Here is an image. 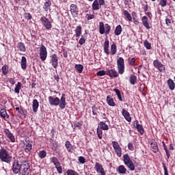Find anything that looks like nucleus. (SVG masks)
Wrapping results in <instances>:
<instances>
[{
	"mask_svg": "<svg viewBox=\"0 0 175 175\" xmlns=\"http://www.w3.org/2000/svg\"><path fill=\"white\" fill-rule=\"evenodd\" d=\"M49 102L51 106H58V105H59L60 109H65L66 106V96H65V94H63L60 100L59 98L58 97L53 98V96H50L49 97Z\"/></svg>",
	"mask_w": 175,
	"mask_h": 175,
	"instance_id": "obj_1",
	"label": "nucleus"
},
{
	"mask_svg": "<svg viewBox=\"0 0 175 175\" xmlns=\"http://www.w3.org/2000/svg\"><path fill=\"white\" fill-rule=\"evenodd\" d=\"M0 159L2 161V162H5L6 163H10V162H12V156L9 154V153L6 150L1 149Z\"/></svg>",
	"mask_w": 175,
	"mask_h": 175,
	"instance_id": "obj_2",
	"label": "nucleus"
},
{
	"mask_svg": "<svg viewBox=\"0 0 175 175\" xmlns=\"http://www.w3.org/2000/svg\"><path fill=\"white\" fill-rule=\"evenodd\" d=\"M110 29H111V27L109 24H105V25L103 22L99 23V32L100 35H103V33L109 35L110 33Z\"/></svg>",
	"mask_w": 175,
	"mask_h": 175,
	"instance_id": "obj_3",
	"label": "nucleus"
},
{
	"mask_svg": "<svg viewBox=\"0 0 175 175\" xmlns=\"http://www.w3.org/2000/svg\"><path fill=\"white\" fill-rule=\"evenodd\" d=\"M123 159L124 165H126L130 170L133 172V170H135V165L133 164V161L131 159V157H129V155L128 154H124Z\"/></svg>",
	"mask_w": 175,
	"mask_h": 175,
	"instance_id": "obj_4",
	"label": "nucleus"
},
{
	"mask_svg": "<svg viewBox=\"0 0 175 175\" xmlns=\"http://www.w3.org/2000/svg\"><path fill=\"white\" fill-rule=\"evenodd\" d=\"M117 65L118 73L120 75H123L124 72H125V64L124 63V58L119 57L117 60Z\"/></svg>",
	"mask_w": 175,
	"mask_h": 175,
	"instance_id": "obj_5",
	"label": "nucleus"
},
{
	"mask_svg": "<svg viewBox=\"0 0 175 175\" xmlns=\"http://www.w3.org/2000/svg\"><path fill=\"white\" fill-rule=\"evenodd\" d=\"M40 57L41 61H46L47 58V49L44 45H42L40 49Z\"/></svg>",
	"mask_w": 175,
	"mask_h": 175,
	"instance_id": "obj_6",
	"label": "nucleus"
},
{
	"mask_svg": "<svg viewBox=\"0 0 175 175\" xmlns=\"http://www.w3.org/2000/svg\"><path fill=\"white\" fill-rule=\"evenodd\" d=\"M112 144H113V149L116 152L118 157H119V158H121L122 155V152L121 150V147H120V144H118V142H116V141L112 142Z\"/></svg>",
	"mask_w": 175,
	"mask_h": 175,
	"instance_id": "obj_7",
	"label": "nucleus"
},
{
	"mask_svg": "<svg viewBox=\"0 0 175 175\" xmlns=\"http://www.w3.org/2000/svg\"><path fill=\"white\" fill-rule=\"evenodd\" d=\"M41 21L42 25L46 29H51L53 25H51V22L47 19L45 16H42L41 18Z\"/></svg>",
	"mask_w": 175,
	"mask_h": 175,
	"instance_id": "obj_8",
	"label": "nucleus"
},
{
	"mask_svg": "<svg viewBox=\"0 0 175 175\" xmlns=\"http://www.w3.org/2000/svg\"><path fill=\"white\" fill-rule=\"evenodd\" d=\"M94 169L96 170L97 173H100V175H106L103 165H102L100 163L98 162L96 163Z\"/></svg>",
	"mask_w": 175,
	"mask_h": 175,
	"instance_id": "obj_9",
	"label": "nucleus"
},
{
	"mask_svg": "<svg viewBox=\"0 0 175 175\" xmlns=\"http://www.w3.org/2000/svg\"><path fill=\"white\" fill-rule=\"evenodd\" d=\"M153 65L159 70V72H165V66H163L159 60H154L153 62Z\"/></svg>",
	"mask_w": 175,
	"mask_h": 175,
	"instance_id": "obj_10",
	"label": "nucleus"
},
{
	"mask_svg": "<svg viewBox=\"0 0 175 175\" xmlns=\"http://www.w3.org/2000/svg\"><path fill=\"white\" fill-rule=\"evenodd\" d=\"M12 170L15 174L20 173L21 170V165L18 164V161H14L12 165Z\"/></svg>",
	"mask_w": 175,
	"mask_h": 175,
	"instance_id": "obj_11",
	"label": "nucleus"
},
{
	"mask_svg": "<svg viewBox=\"0 0 175 175\" xmlns=\"http://www.w3.org/2000/svg\"><path fill=\"white\" fill-rule=\"evenodd\" d=\"M51 58L52 66H53L55 69H57V68L58 67V56H57L55 54H53L51 56Z\"/></svg>",
	"mask_w": 175,
	"mask_h": 175,
	"instance_id": "obj_12",
	"label": "nucleus"
},
{
	"mask_svg": "<svg viewBox=\"0 0 175 175\" xmlns=\"http://www.w3.org/2000/svg\"><path fill=\"white\" fill-rule=\"evenodd\" d=\"M70 8L73 17H77V14H79V8H77V5L75 4H72Z\"/></svg>",
	"mask_w": 175,
	"mask_h": 175,
	"instance_id": "obj_13",
	"label": "nucleus"
},
{
	"mask_svg": "<svg viewBox=\"0 0 175 175\" xmlns=\"http://www.w3.org/2000/svg\"><path fill=\"white\" fill-rule=\"evenodd\" d=\"M4 133L8 136V139H10V140L12 142V143H14L16 142V138H14V135H13V134L11 133L9 129H5L4 130Z\"/></svg>",
	"mask_w": 175,
	"mask_h": 175,
	"instance_id": "obj_14",
	"label": "nucleus"
},
{
	"mask_svg": "<svg viewBox=\"0 0 175 175\" xmlns=\"http://www.w3.org/2000/svg\"><path fill=\"white\" fill-rule=\"evenodd\" d=\"M122 114L124 117L125 120L128 121V122H131L132 121V118H131V114L125 109H122Z\"/></svg>",
	"mask_w": 175,
	"mask_h": 175,
	"instance_id": "obj_15",
	"label": "nucleus"
},
{
	"mask_svg": "<svg viewBox=\"0 0 175 175\" xmlns=\"http://www.w3.org/2000/svg\"><path fill=\"white\" fill-rule=\"evenodd\" d=\"M106 75L109 77H118V72L116 70H109L106 72Z\"/></svg>",
	"mask_w": 175,
	"mask_h": 175,
	"instance_id": "obj_16",
	"label": "nucleus"
},
{
	"mask_svg": "<svg viewBox=\"0 0 175 175\" xmlns=\"http://www.w3.org/2000/svg\"><path fill=\"white\" fill-rule=\"evenodd\" d=\"M142 24L146 29H150V24L148 23V18L147 16L142 17Z\"/></svg>",
	"mask_w": 175,
	"mask_h": 175,
	"instance_id": "obj_17",
	"label": "nucleus"
},
{
	"mask_svg": "<svg viewBox=\"0 0 175 175\" xmlns=\"http://www.w3.org/2000/svg\"><path fill=\"white\" fill-rule=\"evenodd\" d=\"M32 107H33V111L34 113H36V111H38V109L39 107V102L38 101L37 99H34L33 100V105H32Z\"/></svg>",
	"mask_w": 175,
	"mask_h": 175,
	"instance_id": "obj_18",
	"label": "nucleus"
},
{
	"mask_svg": "<svg viewBox=\"0 0 175 175\" xmlns=\"http://www.w3.org/2000/svg\"><path fill=\"white\" fill-rule=\"evenodd\" d=\"M107 103L109 105V106H116V103H114V100L113 99V98H111V96H107Z\"/></svg>",
	"mask_w": 175,
	"mask_h": 175,
	"instance_id": "obj_19",
	"label": "nucleus"
},
{
	"mask_svg": "<svg viewBox=\"0 0 175 175\" xmlns=\"http://www.w3.org/2000/svg\"><path fill=\"white\" fill-rule=\"evenodd\" d=\"M117 172H118L120 174H126V168H125L124 165H120L117 168Z\"/></svg>",
	"mask_w": 175,
	"mask_h": 175,
	"instance_id": "obj_20",
	"label": "nucleus"
},
{
	"mask_svg": "<svg viewBox=\"0 0 175 175\" xmlns=\"http://www.w3.org/2000/svg\"><path fill=\"white\" fill-rule=\"evenodd\" d=\"M104 52L107 55H109L110 54V51H109V40H105V42L104 43Z\"/></svg>",
	"mask_w": 175,
	"mask_h": 175,
	"instance_id": "obj_21",
	"label": "nucleus"
},
{
	"mask_svg": "<svg viewBox=\"0 0 175 175\" xmlns=\"http://www.w3.org/2000/svg\"><path fill=\"white\" fill-rule=\"evenodd\" d=\"M121 32H122V27H121V25H119L116 27L114 33L116 36H120Z\"/></svg>",
	"mask_w": 175,
	"mask_h": 175,
	"instance_id": "obj_22",
	"label": "nucleus"
},
{
	"mask_svg": "<svg viewBox=\"0 0 175 175\" xmlns=\"http://www.w3.org/2000/svg\"><path fill=\"white\" fill-rule=\"evenodd\" d=\"M167 85L168 87L170 88V90H171V91H173L175 88V84H174V81H173V80L172 79H168L167 80Z\"/></svg>",
	"mask_w": 175,
	"mask_h": 175,
	"instance_id": "obj_23",
	"label": "nucleus"
},
{
	"mask_svg": "<svg viewBox=\"0 0 175 175\" xmlns=\"http://www.w3.org/2000/svg\"><path fill=\"white\" fill-rule=\"evenodd\" d=\"M98 128L100 129H103V131H107L109 129V126L106 124L104 122H100L99 123V126Z\"/></svg>",
	"mask_w": 175,
	"mask_h": 175,
	"instance_id": "obj_24",
	"label": "nucleus"
},
{
	"mask_svg": "<svg viewBox=\"0 0 175 175\" xmlns=\"http://www.w3.org/2000/svg\"><path fill=\"white\" fill-rule=\"evenodd\" d=\"M99 1L98 0H95L92 3V10H99L100 8L99 7Z\"/></svg>",
	"mask_w": 175,
	"mask_h": 175,
	"instance_id": "obj_25",
	"label": "nucleus"
},
{
	"mask_svg": "<svg viewBox=\"0 0 175 175\" xmlns=\"http://www.w3.org/2000/svg\"><path fill=\"white\" fill-rule=\"evenodd\" d=\"M65 147L68 152H72L73 151V148L72 147V144L69 141H66L65 144Z\"/></svg>",
	"mask_w": 175,
	"mask_h": 175,
	"instance_id": "obj_26",
	"label": "nucleus"
},
{
	"mask_svg": "<svg viewBox=\"0 0 175 175\" xmlns=\"http://www.w3.org/2000/svg\"><path fill=\"white\" fill-rule=\"evenodd\" d=\"M21 64L22 69H27V58L25 56L22 57Z\"/></svg>",
	"mask_w": 175,
	"mask_h": 175,
	"instance_id": "obj_27",
	"label": "nucleus"
},
{
	"mask_svg": "<svg viewBox=\"0 0 175 175\" xmlns=\"http://www.w3.org/2000/svg\"><path fill=\"white\" fill-rule=\"evenodd\" d=\"M136 81H137V77L135 75H131L130 77V83L133 85H135L136 84Z\"/></svg>",
	"mask_w": 175,
	"mask_h": 175,
	"instance_id": "obj_28",
	"label": "nucleus"
},
{
	"mask_svg": "<svg viewBox=\"0 0 175 175\" xmlns=\"http://www.w3.org/2000/svg\"><path fill=\"white\" fill-rule=\"evenodd\" d=\"M117 53V45L116 44H112L111 45V54L114 55Z\"/></svg>",
	"mask_w": 175,
	"mask_h": 175,
	"instance_id": "obj_29",
	"label": "nucleus"
},
{
	"mask_svg": "<svg viewBox=\"0 0 175 175\" xmlns=\"http://www.w3.org/2000/svg\"><path fill=\"white\" fill-rule=\"evenodd\" d=\"M50 6H51V1H48L44 3V9L45 12H49V10H50Z\"/></svg>",
	"mask_w": 175,
	"mask_h": 175,
	"instance_id": "obj_30",
	"label": "nucleus"
},
{
	"mask_svg": "<svg viewBox=\"0 0 175 175\" xmlns=\"http://www.w3.org/2000/svg\"><path fill=\"white\" fill-rule=\"evenodd\" d=\"M75 69L77 70L78 73H82L84 66H83L81 64H76Z\"/></svg>",
	"mask_w": 175,
	"mask_h": 175,
	"instance_id": "obj_31",
	"label": "nucleus"
},
{
	"mask_svg": "<svg viewBox=\"0 0 175 175\" xmlns=\"http://www.w3.org/2000/svg\"><path fill=\"white\" fill-rule=\"evenodd\" d=\"M136 128L141 135H143V133H144V129H143V126L142 124H137Z\"/></svg>",
	"mask_w": 175,
	"mask_h": 175,
	"instance_id": "obj_32",
	"label": "nucleus"
},
{
	"mask_svg": "<svg viewBox=\"0 0 175 175\" xmlns=\"http://www.w3.org/2000/svg\"><path fill=\"white\" fill-rule=\"evenodd\" d=\"M31 150H32V144H27L25 146V151L27 154L31 152Z\"/></svg>",
	"mask_w": 175,
	"mask_h": 175,
	"instance_id": "obj_33",
	"label": "nucleus"
},
{
	"mask_svg": "<svg viewBox=\"0 0 175 175\" xmlns=\"http://www.w3.org/2000/svg\"><path fill=\"white\" fill-rule=\"evenodd\" d=\"M76 36L79 38L81 35V26H77L75 29Z\"/></svg>",
	"mask_w": 175,
	"mask_h": 175,
	"instance_id": "obj_34",
	"label": "nucleus"
},
{
	"mask_svg": "<svg viewBox=\"0 0 175 175\" xmlns=\"http://www.w3.org/2000/svg\"><path fill=\"white\" fill-rule=\"evenodd\" d=\"M124 16H125L126 18H127L128 21H132V16H131V14L128 12L126 10H124L123 12Z\"/></svg>",
	"mask_w": 175,
	"mask_h": 175,
	"instance_id": "obj_35",
	"label": "nucleus"
},
{
	"mask_svg": "<svg viewBox=\"0 0 175 175\" xmlns=\"http://www.w3.org/2000/svg\"><path fill=\"white\" fill-rule=\"evenodd\" d=\"M20 90H21V82H18L14 89L16 94H20Z\"/></svg>",
	"mask_w": 175,
	"mask_h": 175,
	"instance_id": "obj_36",
	"label": "nucleus"
},
{
	"mask_svg": "<svg viewBox=\"0 0 175 175\" xmlns=\"http://www.w3.org/2000/svg\"><path fill=\"white\" fill-rule=\"evenodd\" d=\"M18 47L20 51H23V53L25 52V45H24V43L18 42Z\"/></svg>",
	"mask_w": 175,
	"mask_h": 175,
	"instance_id": "obj_37",
	"label": "nucleus"
},
{
	"mask_svg": "<svg viewBox=\"0 0 175 175\" xmlns=\"http://www.w3.org/2000/svg\"><path fill=\"white\" fill-rule=\"evenodd\" d=\"M150 147H151L153 152H158V145L157 144V142L151 144Z\"/></svg>",
	"mask_w": 175,
	"mask_h": 175,
	"instance_id": "obj_38",
	"label": "nucleus"
},
{
	"mask_svg": "<svg viewBox=\"0 0 175 175\" xmlns=\"http://www.w3.org/2000/svg\"><path fill=\"white\" fill-rule=\"evenodd\" d=\"M114 92H116L119 100L122 102V97L121 96V92L118 90V89H113Z\"/></svg>",
	"mask_w": 175,
	"mask_h": 175,
	"instance_id": "obj_39",
	"label": "nucleus"
},
{
	"mask_svg": "<svg viewBox=\"0 0 175 175\" xmlns=\"http://www.w3.org/2000/svg\"><path fill=\"white\" fill-rule=\"evenodd\" d=\"M46 155H47V153L44 150H42L38 153V157L41 158V159L46 158Z\"/></svg>",
	"mask_w": 175,
	"mask_h": 175,
	"instance_id": "obj_40",
	"label": "nucleus"
},
{
	"mask_svg": "<svg viewBox=\"0 0 175 175\" xmlns=\"http://www.w3.org/2000/svg\"><path fill=\"white\" fill-rule=\"evenodd\" d=\"M52 162L54 163L55 167L61 165V163L58 161V159H57L56 157H53L52 158Z\"/></svg>",
	"mask_w": 175,
	"mask_h": 175,
	"instance_id": "obj_41",
	"label": "nucleus"
},
{
	"mask_svg": "<svg viewBox=\"0 0 175 175\" xmlns=\"http://www.w3.org/2000/svg\"><path fill=\"white\" fill-rule=\"evenodd\" d=\"M67 175H80L73 170H68L66 172Z\"/></svg>",
	"mask_w": 175,
	"mask_h": 175,
	"instance_id": "obj_42",
	"label": "nucleus"
},
{
	"mask_svg": "<svg viewBox=\"0 0 175 175\" xmlns=\"http://www.w3.org/2000/svg\"><path fill=\"white\" fill-rule=\"evenodd\" d=\"M103 132H102V129H99V127L97 128V135H98V139H102L103 137Z\"/></svg>",
	"mask_w": 175,
	"mask_h": 175,
	"instance_id": "obj_43",
	"label": "nucleus"
},
{
	"mask_svg": "<svg viewBox=\"0 0 175 175\" xmlns=\"http://www.w3.org/2000/svg\"><path fill=\"white\" fill-rule=\"evenodd\" d=\"M0 114L1 116L3 117V118H6V116H8V113H6V111L5 109H1Z\"/></svg>",
	"mask_w": 175,
	"mask_h": 175,
	"instance_id": "obj_44",
	"label": "nucleus"
},
{
	"mask_svg": "<svg viewBox=\"0 0 175 175\" xmlns=\"http://www.w3.org/2000/svg\"><path fill=\"white\" fill-rule=\"evenodd\" d=\"M144 46L147 49V50H151V44L148 42V41L145 40L144 41Z\"/></svg>",
	"mask_w": 175,
	"mask_h": 175,
	"instance_id": "obj_45",
	"label": "nucleus"
},
{
	"mask_svg": "<svg viewBox=\"0 0 175 175\" xmlns=\"http://www.w3.org/2000/svg\"><path fill=\"white\" fill-rule=\"evenodd\" d=\"M167 3V2L166 1V0H160L159 5H161V8H165Z\"/></svg>",
	"mask_w": 175,
	"mask_h": 175,
	"instance_id": "obj_46",
	"label": "nucleus"
},
{
	"mask_svg": "<svg viewBox=\"0 0 175 175\" xmlns=\"http://www.w3.org/2000/svg\"><path fill=\"white\" fill-rule=\"evenodd\" d=\"M79 44L82 46V44H84L85 43V38H84V36H81V38L79 41Z\"/></svg>",
	"mask_w": 175,
	"mask_h": 175,
	"instance_id": "obj_47",
	"label": "nucleus"
},
{
	"mask_svg": "<svg viewBox=\"0 0 175 175\" xmlns=\"http://www.w3.org/2000/svg\"><path fill=\"white\" fill-rule=\"evenodd\" d=\"M163 167L164 169V175H169V172L167 171V167H166V165L163 163Z\"/></svg>",
	"mask_w": 175,
	"mask_h": 175,
	"instance_id": "obj_48",
	"label": "nucleus"
},
{
	"mask_svg": "<svg viewBox=\"0 0 175 175\" xmlns=\"http://www.w3.org/2000/svg\"><path fill=\"white\" fill-rule=\"evenodd\" d=\"M79 161L80 162V163L84 164L85 163V159L84 158V157L81 156L79 157Z\"/></svg>",
	"mask_w": 175,
	"mask_h": 175,
	"instance_id": "obj_49",
	"label": "nucleus"
},
{
	"mask_svg": "<svg viewBox=\"0 0 175 175\" xmlns=\"http://www.w3.org/2000/svg\"><path fill=\"white\" fill-rule=\"evenodd\" d=\"M25 17L26 20H31V18H32V16L29 13H25Z\"/></svg>",
	"mask_w": 175,
	"mask_h": 175,
	"instance_id": "obj_50",
	"label": "nucleus"
},
{
	"mask_svg": "<svg viewBox=\"0 0 175 175\" xmlns=\"http://www.w3.org/2000/svg\"><path fill=\"white\" fill-rule=\"evenodd\" d=\"M106 75V71L100 70L97 72V76H105Z\"/></svg>",
	"mask_w": 175,
	"mask_h": 175,
	"instance_id": "obj_51",
	"label": "nucleus"
},
{
	"mask_svg": "<svg viewBox=\"0 0 175 175\" xmlns=\"http://www.w3.org/2000/svg\"><path fill=\"white\" fill-rule=\"evenodd\" d=\"M55 167L59 174H62V167L61 165L56 166Z\"/></svg>",
	"mask_w": 175,
	"mask_h": 175,
	"instance_id": "obj_52",
	"label": "nucleus"
},
{
	"mask_svg": "<svg viewBox=\"0 0 175 175\" xmlns=\"http://www.w3.org/2000/svg\"><path fill=\"white\" fill-rule=\"evenodd\" d=\"M6 69H7L6 66H3L2 67L1 70L3 73V75H6L8 73V70Z\"/></svg>",
	"mask_w": 175,
	"mask_h": 175,
	"instance_id": "obj_53",
	"label": "nucleus"
},
{
	"mask_svg": "<svg viewBox=\"0 0 175 175\" xmlns=\"http://www.w3.org/2000/svg\"><path fill=\"white\" fill-rule=\"evenodd\" d=\"M128 148L129 150H130L131 151H133L134 148H133V144H132V143H129L128 144Z\"/></svg>",
	"mask_w": 175,
	"mask_h": 175,
	"instance_id": "obj_54",
	"label": "nucleus"
},
{
	"mask_svg": "<svg viewBox=\"0 0 175 175\" xmlns=\"http://www.w3.org/2000/svg\"><path fill=\"white\" fill-rule=\"evenodd\" d=\"M87 16H88V18H87L88 21L92 20V18L95 17L94 14H89V15L87 14Z\"/></svg>",
	"mask_w": 175,
	"mask_h": 175,
	"instance_id": "obj_55",
	"label": "nucleus"
},
{
	"mask_svg": "<svg viewBox=\"0 0 175 175\" xmlns=\"http://www.w3.org/2000/svg\"><path fill=\"white\" fill-rule=\"evenodd\" d=\"M129 64L131 65L132 66H133V65H135V58H132V59L130 60Z\"/></svg>",
	"mask_w": 175,
	"mask_h": 175,
	"instance_id": "obj_56",
	"label": "nucleus"
},
{
	"mask_svg": "<svg viewBox=\"0 0 175 175\" xmlns=\"http://www.w3.org/2000/svg\"><path fill=\"white\" fill-rule=\"evenodd\" d=\"M165 152H166L167 158V159H169L170 158V153L169 152V150H167V148H165Z\"/></svg>",
	"mask_w": 175,
	"mask_h": 175,
	"instance_id": "obj_57",
	"label": "nucleus"
},
{
	"mask_svg": "<svg viewBox=\"0 0 175 175\" xmlns=\"http://www.w3.org/2000/svg\"><path fill=\"white\" fill-rule=\"evenodd\" d=\"M165 23L169 25L170 24H172V20L167 18L165 19Z\"/></svg>",
	"mask_w": 175,
	"mask_h": 175,
	"instance_id": "obj_58",
	"label": "nucleus"
},
{
	"mask_svg": "<svg viewBox=\"0 0 175 175\" xmlns=\"http://www.w3.org/2000/svg\"><path fill=\"white\" fill-rule=\"evenodd\" d=\"M146 15L149 17V18H150V20H151V18H152V14H151L150 12H148L146 13Z\"/></svg>",
	"mask_w": 175,
	"mask_h": 175,
	"instance_id": "obj_59",
	"label": "nucleus"
},
{
	"mask_svg": "<svg viewBox=\"0 0 175 175\" xmlns=\"http://www.w3.org/2000/svg\"><path fill=\"white\" fill-rule=\"evenodd\" d=\"M98 2L100 6H103V5H105V0H98Z\"/></svg>",
	"mask_w": 175,
	"mask_h": 175,
	"instance_id": "obj_60",
	"label": "nucleus"
},
{
	"mask_svg": "<svg viewBox=\"0 0 175 175\" xmlns=\"http://www.w3.org/2000/svg\"><path fill=\"white\" fill-rule=\"evenodd\" d=\"M81 125V124L80 123L77 122V123H75L74 126L75 128H80Z\"/></svg>",
	"mask_w": 175,
	"mask_h": 175,
	"instance_id": "obj_61",
	"label": "nucleus"
},
{
	"mask_svg": "<svg viewBox=\"0 0 175 175\" xmlns=\"http://www.w3.org/2000/svg\"><path fill=\"white\" fill-rule=\"evenodd\" d=\"M54 79L56 80V81H59V77H58V75H55Z\"/></svg>",
	"mask_w": 175,
	"mask_h": 175,
	"instance_id": "obj_62",
	"label": "nucleus"
},
{
	"mask_svg": "<svg viewBox=\"0 0 175 175\" xmlns=\"http://www.w3.org/2000/svg\"><path fill=\"white\" fill-rule=\"evenodd\" d=\"M10 83L11 84H12V85H14V79L11 78V79H10Z\"/></svg>",
	"mask_w": 175,
	"mask_h": 175,
	"instance_id": "obj_63",
	"label": "nucleus"
},
{
	"mask_svg": "<svg viewBox=\"0 0 175 175\" xmlns=\"http://www.w3.org/2000/svg\"><path fill=\"white\" fill-rule=\"evenodd\" d=\"M144 11H145V12L148 11V5H145Z\"/></svg>",
	"mask_w": 175,
	"mask_h": 175,
	"instance_id": "obj_64",
	"label": "nucleus"
}]
</instances>
